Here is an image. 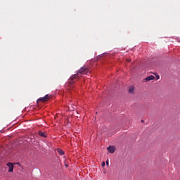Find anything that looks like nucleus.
I'll return each instance as SVG.
<instances>
[{
  "label": "nucleus",
  "mask_w": 180,
  "mask_h": 180,
  "mask_svg": "<svg viewBox=\"0 0 180 180\" xmlns=\"http://www.w3.org/2000/svg\"><path fill=\"white\" fill-rule=\"evenodd\" d=\"M155 77L153 75H150L149 77H147L146 79H145V81L146 82H148V81H153V79H155Z\"/></svg>",
  "instance_id": "39448f33"
},
{
  "label": "nucleus",
  "mask_w": 180,
  "mask_h": 180,
  "mask_svg": "<svg viewBox=\"0 0 180 180\" xmlns=\"http://www.w3.org/2000/svg\"><path fill=\"white\" fill-rule=\"evenodd\" d=\"M50 98H51V96L46 94L45 96L39 98L37 101V105H39V102H47V101H49V99H50Z\"/></svg>",
  "instance_id": "f03ea898"
},
{
  "label": "nucleus",
  "mask_w": 180,
  "mask_h": 180,
  "mask_svg": "<svg viewBox=\"0 0 180 180\" xmlns=\"http://www.w3.org/2000/svg\"><path fill=\"white\" fill-rule=\"evenodd\" d=\"M159 78H160L159 75L156 76V79H158Z\"/></svg>",
  "instance_id": "9b49d317"
},
{
  "label": "nucleus",
  "mask_w": 180,
  "mask_h": 180,
  "mask_svg": "<svg viewBox=\"0 0 180 180\" xmlns=\"http://www.w3.org/2000/svg\"><path fill=\"white\" fill-rule=\"evenodd\" d=\"M106 165H109V160L106 161Z\"/></svg>",
  "instance_id": "1a4fd4ad"
},
{
  "label": "nucleus",
  "mask_w": 180,
  "mask_h": 180,
  "mask_svg": "<svg viewBox=\"0 0 180 180\" xmlns=\"http://www.w3.org/2000/svg\"><path fill=\"white\" fill-rule=\"evenodd\" d=\"M58 153L59 155H64V150H63L61 149H58Z\"/></svg>",
  "instance_id": "6e6552de"
},
{
  "label": "nucleus",
  "mask_w": 180,
  "mask_h": 180,
  "mask_svg": "<svg viewBox=\"0 0 180 180\" xmlns=\"http://www.w3.org/2000/svg\"><path fill=\"white\" fill-rule=\"evenodd\" d=\"M89 72V68L86 67H82L78 71L77 73L72 76L70 79V84H74V79H78L79 78V74L81 75H86Z\"/></svg>",
  "instance_id": "f257e3e1"
},
{
  "label": "nucleus",
  "mask_w": 180,
  "mask_h": 180,
  "mask_svg": "<svg viewBox=\"0 0 180 180\" xmlns=\"http://www.w3.org/2000/svg\"><path fill=\"white\" fill-rule=\"evenodd\" d=\"M141 122H142V123H143V122H144V120H142Z\"/></svg>",
  "instance_id": "f8f14e48"
},
{
  "label": "nucleus",
  "mask_w": 180,
  "mask_h": 180,
  "mask_svg": "<svg viewBox=\"0 0 180 180\" xmlns=\"http://www.w3.org/2000/svg\"><path fill=\"white\" fill-rule=\"evenodd\" d=\"M101 165H102V167H105V162H103Z\"/></svg>",
  "instance_id": "9d476101"
},
{
  "label": "nucleus",
  "mask_w": 180,
  "mask_h": 180,
  "mask_svg": "<svg viewBox=\"0 0 180 180\" xmlns=\"http://www.w3.org/2000/svg\"><path fill=\"white\" fill-rule=\"evenodd\" d=\"M129 94H134V86H131L129 90Z\"/></svg>",
  "instance_id": "0eeeda50"
},
{
  "label": "nucleus",
  "mask_w": 180,
  "mask_h": 180,
  "mask_svg": "<svg viewBox=\"0 0 180 180\" xmlns=\"http://www.w3.org/2000/svg\"><path fill=\"white\" fill-rule=\"evenodd\" d=\"M179 43H180V39L178 40Z\"/></svg>",
  "instance_id": "ddd939ff"
},
{
  "label": "nucleus",
  "mask_w": 180,
  "mask_h": 180,
  "mask_svg": "<svg viewBox=\"0 0 180 180\" xmlns=\"http://www.w3.org/2000/svg\"><path fill=\"white\" fill-rule=\"evenodd\" d=\"M38 134L39 136H40L41 137H47V134L46 132H43L41 131H38Z\"/></svg>",
  "instance_id": "423d86ee"
},
{
  "label": "nucleus",
  "mask_w": 180,
  "mask_h": 180,
  "mask_svg": "<svg viewBox=\"0 0 180 180\" xmlns=\"http://www.w3.org/2000/svg\"><path fill=\"white\" fill-rule=\"evenodd\" d=\"M65 167H68V165H65Z\"/></svg>",
  "instance_id": "2eb2a0df"
},
{
  "label": "nucleus",
  "mask_w": 180,
  "mask_h": 180,
  "mask_svg": "<svg viewBox=\"0 0 180 180\" xmlns=\"http://www.w3.org/2000/svg\"><path fill=\"white\" fill-rule=\"evenodd\" d=\"M108 153H110V154H113V153H115V150H116V148L115 146H110L108 148H107Z\"/></svg>",
  "instance_id": "7ed1b4c3"
},
{
  "label": "nucleus",
  "mask_w": 180,
  "mask_h": 180,
  "mask_svg": "<svg viewBox=\"0 0 180 180\" xmlns=\"http://www.w3.org/2000/svg\"><path fill=\"white\" fill-rule=\"evenodd\" d=\"M7 167H8V172H13V164L12 162L7 163Z\"/></svg>",
  "instance_id": "20e7f679"
},
{
  "label": "nucleus",
  "mask_w": 180,
  "mask_h": 180,
  "mask_svg": "<svg viewBox=\"0 0 180 180\" xmlns=\"http://www.w3.org/2000/svg\"><path fill=\"white\" fill-rule=\"evenodd\" d=\"M127 61H131V60H130V59H129V60H127Z\"/></svg>",
  "instance_id": "4468645a"
}]
</instances>
